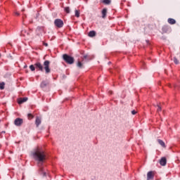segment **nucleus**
Masks as SVG:
<instances>
[{"instance_id":"1","label":"nucleus","mask_w":180,"mask_h":180,"mask_svg":"<svg viewBox=\"0 0 180 180\" xmlns=\"http://www.w3.org/2000/svg\"><path fill=\"white\" fill-rule=\"evenodd\" d=\"M32 155L34 160L39 161V162H43L46 160V155L43 150H37L33 153Z\"/></svg>"},{"instance_id":"2","label":"nucleus","mask_w":180,"mask_h":180,"mask_svg":"<svg viewBox=\"0 0 180 180\" xmlns=\"http://www.w3.org/2000/svg\"><path fill=\"white\" fill-rule=\"evenodd\" d=\"M63 58L64 61L67 63V64H74V61H75L74 57H72L68 54L65 53V54H63Z\"/></svg>"},{"instance_id":"3","label":"nucleus","mask_w":180,"mask_h":180,"mask_svg":"<svg viewBox=\"0 0 180 180\" xmlns=\"http://www.w3.org/2000/svg\"><path fill=\"white\" fill-rule=\"evenodd\" d=\"M54 25H55V26H56V27L61 29V27H63V26H64V21H63V20L59 19V18L56 19L54 21Z\"/></svg>"},{"instance_id":"4","label":"nucleus","mask_w":180,"mask_h":180,"mask_svg":"<svg viewBox=\"0 0 180 180\" xmlns=\"http://www.w3.org/2000/svg\"><path fill=\"white\" fill-rule=\"evenodd\" d=\"M44 66L46 74H50L51 70L50 69V62L49 60H45L44 62Z\"/></svg>"},{"instance_id":"5","label":"nucleus","mask_w":180,"mask_h":180,"mask_svg":"<svg viewBox=\"0 0 180 180\" xmlns=\"http://www.w3.org/2000/svg\"><path fill=\"white\" fill-rule=\"evenodd\" d=\"M14 124H15V126H17L18 127H20V126H22V124H23V119L16 118L14 120Z\"/></svg>"},{"instance_id":"6","label":"nucleus","mask_w":180,"mask_h":180,"mask_svg":"<svg viewBox=\"0 0 180 180\" xmlns=\"http://www.w3.org/2000/svg\"><path fill=\"white\" fill-rule=\"evenodd\" d=\"M34 67H35L36 70H38V71L43 72L44 70V68H43V65H41V63H40L39 62L36 63L34 64Z\"/></svg>"},{"instance_id":"7","label":"nucleus","mask_w":180,"mask_h":180,"mask_svg":"<svg viewBox=\"0 0 180 180\" xmlns=\"http://www.w3.org/2000/svg\"><path fill=\"white\" fill-rule=\"evenodd\" d=\"M154 179V173L153 171H150L147 174V180Z\"/></svg>"},{"instance_id":"8","label":"nucleus","mask_w":180,"mask_h":180,"mask_svg":"<svg viewBox=\"0 0 180 180\" xmlns=\"http://www.w3.org/2000/svg\"><path fill=\"white\" fill-rule=\"evenodd\" d=\"M27 101V97L20 98L18 100V105H22V103H25V102Z\"/></svg>"},{"instance_id":"9","label":"nucleus","mask_w":180,"mask_h":180,"mask_svg":"<svg viewBox=\"0 0 180 180\" xmlns=\"http://www.w3.org/2000/svg\"><path fill=\"white\" fill-rule=\"evenodd\" d=\"M160 165H162V167H165V165H167V158H162L160 160Z\"/></svg>"},{"instance_id":"10","label":"nucleus","mask_w":180,"mask_h":180,"mask_svg":"<svg viewBox=\"0 0 180 180\" xmlns=\"http://www.w3.org/2000/svg\"><path fill=\"white\" fill-rule=\"evenodd\" d=\"M158 143L162 146L163 147V148H165V147H167L165 146V143L164 142V141L161 140V139H158L157 140Z\"/></svg>"},{"instance_id":"11","label":"nucleus","mask_w":180,"mask_h":180,"mask_svg":"<svg viewBox=\"0 0 180 180\" xmlns=\"http://www.w3.org/2000/svg\"><path fill=\"white\" fill-rule=\"evenodd\" d=\"M107 13H108V9L103 8V9L102 10V18H103V19H105V18H106Z\"/></svg>"},{"instance_id":"12","label":"nucleus","mask_w":180,"mask_h":180,"mask_svg":"<svg viewBox=\"0 0 180 180\" xmlns=\"http://www.w3.org/2000/svg\"><path fill=\"white\" fill-rule=\"evenodd\" d=\"M167 22L169 25H175L176 23V21L174 18H168Z\"/></svg>"},{"instance_id":"13","label":"nucleus","mask_w":180,"mask_h":180,"mask_svg":"<svg viewBox=\"0 0 180 180\" xmlns=\"http://www.w3.org/2000/svg\"><path fill=\"white\" fill-rule=\"evenodd\" d=\"M49 85V82L47 81H42L41 84H40V86L41 88H46V86Z\"/></svg>"},{"instance_id":"14","label":"nucleus","mask_w":180,"mask_h":180,"mask_svg":"<svg viewBox=\"0 0 180 180\" xmlns=\"http://www.w3.org/2000/svg\"><path fill=\"white\" fill-rule=\"evenodd\" d=\"M41 123V120H40V118H39V117H37L35 120V124H36L37 127H39V126H40Z\"/></svg>"},{"instance_id":"15","label":"nucleus","mask_w":180,"mask_h":180,"mask_svg":"<svg viewBox=\"0 0 180 180\" xmlns=\"http://www.w3.org/2000/svg\"><path fill=\"white\" fill-rule=\"evenodd\" d=\"M89 37H95V36H96V32H95V31H94V30H92V31H90L89 32Z\"/></svg>"},{"instance_id":"16","label":"nucleus","mask_w":180,"mask_h":180,"mask_svg":"<svg viewBox=\"0 0 180 180\" xmlns=\"http://www.w3.org/2000/svg\"><path fill=\"white\" fill-rule=\"evenodd\" d=\"M102 2L105 5H110L111 1L110 0H103Z\"/></svg>"},{"instance_id":"17","label":"nucleus","mask_w":180,"mask_h":180,"mask_svg":"<svg viewBox=\"0 0 180 180\" xmlns=\"http://www.w3.org/2000/svg\"><path fill=\"white\" fill-rule=\"evenodd\" d=\"M77 67L79 68H84V65L82 64V63H81V61H78L77 62Z\"/></svg>"},{"instance_id":"18","label":"nucleus","mask_w":180,"mask_h":180,"mask_svg":"<svg viewBox=\"0 0 180 180\" xmlns=\"http://www.w3.org/2000/svg\"><path fill=\"white\" fill-rule=\"evenodd\" d=\"M0 89H5V82H0Z\"/></svg>"},{"instance_id":"19","label":"nucleus","mask_w":180,"mask_h":180,"mask_svg":"<svg viewBox=\"0 0 180 180\" xmlns=\"http://www.w3.org/2000/svg\"><path fill=\"white\" fill-rule=\"evenodd\" d=\"M30 69L31 71H34L36 70V66H34V65H30Z\"/></svg>"},{"instance_id":"20","label":"nucleus","mask_w":180,"mask_h":180,"mask_svg":"<svg viewBox=\"0 0 180 180\" xmlns=\"http://www.w3.org/2000/svg\"><path fill=\"white\" fill-rule=\"evenodd\" d=\"M64 11L66 13H70V7H65Z\"/></svg>"},{"instance_id":"21","label":"nucleus","mask_w":180,"mask_h":180,"mask_svg":"<svg viewBox=\"0 0 180 180\" xmlns=\"http://www.w3.org/2000/svg\"><path fill=\"white\" fill-rule=\"evenodd\" d=\"M75 16L76 18H79V11L78 10H75Z\"/></svg>"},{"instance_id":"22","label":"nucleus","mask_w":180,"mask_h":180,"mask_svg":"<svg viewBox=\"0 0 180 180\" xmlns=\"http://www.w3.org/2000/svg\"><path fill=\"white\" fill-rule=\"evenodd\" d=\"M174 63L176 64H179V61H178V59L176 58H174Z\"/></svg>"},{"instance_id":"23","label":"nucleus","mask_w":180,"mask_h":180,"mask_svg":"<svg viewBox=\"0 0 180 180\" xmlns=\"http://www.w3.org/2000/svg\"><path fill=\"white\" fill-rule=\"evenodd\" d=\"M162 109H161V106L158 105V112H161Z\"/></svg>"},{"instance_id":"24","label":"nucleus","mask_w":180,"mask_h":180,"mask_svg":"<svg viewBox=\"0 0 180 180\" xmlns=\"http://www.w3.org/2000/svg\"><path fill=\"white\" fill-rule=\"evenodd\" d=\"M43 45L45 46V47H49V44L46 42H43Z\"/></svg>"},{"instance_id":"25","label":"nucleus","mask_w":180,"mask_h":180,"mask_svg":"<svg viewBox=\"0 0 180 180\" xmlns=\"http://www.w3.org/2000/svg\"><path fill=\"white\" fill-rule=\"evenodd\" d=\"M136 113H137V112L136 110H133L131 111V115H136Z\"/></svg>"},{"instance_id":"26","label":"nucleus","mask_w":180,"mask_h":180,"mask_svg":"<svg viewBox=\"0 0 180 180\" xmlns=\"http://www.w3.org/2000/svg\"><path fill=\"white\" fill-rule=\"evenodd\" d=\"M47 175V173H46V172H43V176H46Z\"/></svg>"},{"instance_id":"27","label":"nucleus","mask_w":180,"mask_h":180,"mask_svg":"<svg viewBox=\"0 0 180 180\" xmlns=\"http://www.w3.org/2000/svg\"><path fill=\"white\" fill-rule=\"evenodd\" d=\"M15 15H16L17 16H19L20 14H19V13L16 12V13H15Z\"/></svg>"},{"instance_id":"28","label":"nucleus","mask_w":180,"mask_h":180,"mask_svg":"<svg viewBox=\"0 0 180 180\" xmlns=\"http://www.w3.org/2000/svg\"><path fill=\"white\" fill-rule=\"evenodd\" d=\"M29 117L32 116V114H28Z\"/></svg>"},{"instance_id":"29","label":"nucleus","mask_w":180,"mask_h":180,"mask_svg":"<svg viewBox=\"0 0 180 180\" xmlns=\"http://www.w3.org/2000/svg\"><path fill=\"white\" fill-rule=\"evenodd\" d=\"M84 58H86V56H84Z\"/></svg>"},{"instance_id":"30","label":"nucleus","mask_w":180,"mask_h":180,"mask_svg":"<svg viewBox=\"0 0 180 180\" xmlns=\"http://www.w3.org/2000/svg\"><path fill=\"white\" fill-rule=\"evenodd\" d=\"M110 94L112 95V91H110Z\"/></svg>"},{"instance_id":"31","label":"nucleus","mask_w":180,"mask_h":180,"mask_svg":"<svg viewBox=\"0 0 180 180\" xmlns=\"http://www.w3.org/2000/svg\"><path fill=\"white\" fill-rule=\"evenodd\" d=\"M2 133H5V131H2Z\"/></svg>"},{"instance_id":"32","label":"nucleus","mask_w":180,"mask_h":180,"mask_svg":"<svg viewBox=\"0 0 180 180\" xmlns=\"http://www.w3.org/2000/svg\"><path fill=\"white\" fill-rule=\"evenodd\" d=\"M0 57H1V54H0Z\"/></svg>"}]
</instances>
